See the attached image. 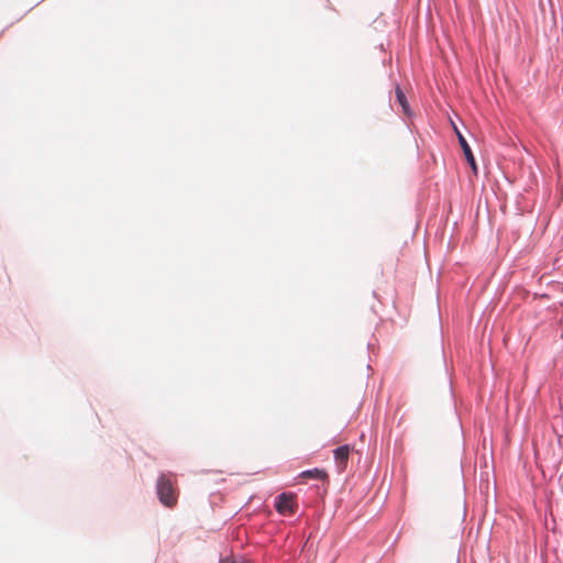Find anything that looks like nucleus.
Masks as SVG:
<instances>
[{
	"label": "nucleus",
	"instance_id": "1",
	"mask_svg": "<svg viewBox=\"0 0 563 563\" xmlns=\"http://www.w3.org/2000/svg\"><path fill=\"white\" fill-rule=\"evenodd\" d=\"M156 489L164 506L172 508L177 504L178 490L172 474H162L157 479Z\"/></svg>",
	"mask_w": 563,
	"mask_h": 563
},
{
	"label": "nucleus",
	"instance_id": "2",
	"mask_svg": "<svg viewBox=\"0 0 563 563\" xmlns=\"http://www.w3.org/2000/svg\"><path fill=\"white\" fill-rule=\"evenodd\" d=\"M455 132H456V136L459 139V143H460V145L463 150V153L466 157V161L470 164V166L472 167L473 172L476 174L477 166H476V162H475L474 155L472 153V150H471L468 143L466 142L465 137L463 136V134L456 128H455Z\"/></svg>",
	"mask_w": 563,
	"mask_h": 563
},
{
	"label": "nucleus",
	"instance_id": "3",
	"mask_svg": "<svg viewBox=\"0 0 563 563\" xmlns=\"http://www.w3.org/2000/svg\"><path fill=\"white\" fill-rule=\"evenodd\" d=\"M276 509L282 515H290L294 512V499L291 496L282 494L277 497Z\"/></svg>",
	"mask_w": 563,
	"mask_h": 563
},
{
	"label": "nucleus",
	"instance_id": "4",
	"mask_svg": "<svg viewBox=\"0 0 563 563\" xmlns=\"http://www.w3.org/2000/svg\"><path fill=\"white\" fill-rule=\"evenodd\" d=\"M334 460L336 462L338 468L340 472H344L346 468L349 454H350V446L349 445H342L336 448L333 451Z\"/></svg>",
	"mask_w": 563,
	"mask_h": 563
},
{
	"label": "nucleus",
	"instance_id": "5",
	"mask_svg": "<svg viewBox=\"0 0 563 563\" xmlns=\"http://www.w3.org/2000/svg\"><path fill=\"white\" fill-rule=\"evenodd\" d=\"M299 477H301L303 479L327 481L328 474L324 470L313 468V470H308V471L301 472Z\"/></svg>",
	"mask_w": 563,
	"mask_h": 563
},
{
	"label": "nucleus",
	"instance_id": "6",
	"mask_svg": "<svg viewBox=\"0 0 563 563\" xmlns=\"http://www.w3.org/2000/svg\"><path fill=\"white\" fill-rule=\"evenodd\" d=\"M395 92H396L397 102L401 107L402 112L406 115H410V108H409V104H408V101H407V98H406L404 91L400 89L399 86H396Z\"/></svg>",
	"mask_w": 563,
	"mask_h": 563
},
{
	"label": "nucleus",
	"instance_id": "7",
	"mask_svg": "<svg viewBox=\"0 0 563 563\" xmlns=\"http://www.w3.org/2000/svg\"><path fill=\"white\" fill-rule=\"evenodd\" d=\"M233 563H235V562H233Z\"/></svg>",
	"mask_w": 563,
	"mask_h": 563
}]
</instances>
